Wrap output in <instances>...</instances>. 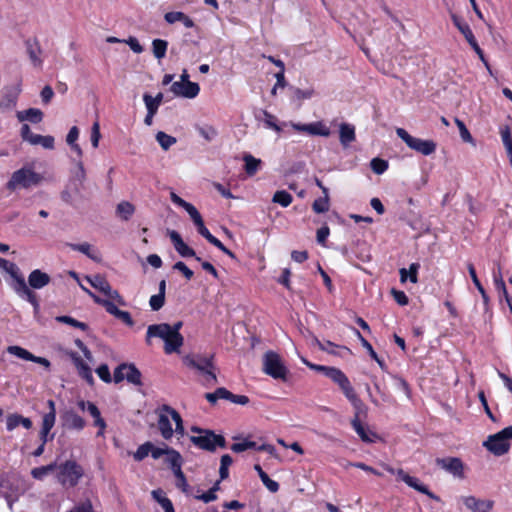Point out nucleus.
<instances>
[{"label": "nucleus", "mask_w": 512, "mask_h": 512, "mask_svg": "<svg viewBox=\"0 0 512 512\" xmlns=\"http://www.w3.org/2000/svg\"><path fill=\"white\" fill-rule=\"evenodd\" d=\"M512 440V426L505 427L501 431L488 436L483 445L495 456H502L506 454L511 445Z\"/></svg>", "instance_id": "423d86ee"}, {"label": "nucleus", "mask_w": 512, "mask_h": 512, "mask_svg": "<svg viewBox=\"0 0 512 512\" xmlns=\"http://www.w3.org/2000/svg\"><path fill=\"white\" fill-rule=\"evenodd\" d=\"M353 259L356 258L359 261L366 263L371 260V253L368 244L365 241L357 240L354 242L352 247Z\"/></svg>", "instance_id": "bb28decb"}, {"label": "nucleus", "mask_w": 512, "mask_h": 512, "mask_svg": "<svg viewBox=\"0 0 512 512\" xmlns=\"http://www.w3.org/2000/svg\"><path fill=\"white\" fill-rule=\"evenodd\" d=\"M143 101L147 110L151 111V113H157L158 108L163 101V93L159 92L155 97L145 93L143 95Z\"/></svg>", "instance_id": "f704fd0d"}, {"label": "nucleus", "mask_w": 512, "mask_h": 512, "mask_svg": "<svg viewBox=\"0 0 512 512\" xmlns=\"http://www.w3.org/2000/svg\"><path fill=\"white\" fill-rule=\"evenodd\" d=\"M134 212V205L128 201H122L116 207L117 215L125 221H128L132 217Z\"/></svg>", "instance_id": "c03bdc74"}, {"label": "nucleus", "mask_w": 512, "mask_h": 512, "mask_svg": "<svg viewBox=\"0 0 512 512\" xmlns=\"http://www.w3.org/2000/svg\"><path fill=\"white\" fill-rule=\"evenodd\" d=\"M152 448H153V443H151L149 441L140 445L133 455L134 459L136 461H142L144 458H146L148 456V454L151 452Z\"/></svg>", "instance_id": "6e6d98bb"}, {"label": "nucleus", "mask_w": 512, "mask_h": 512, "mask_svg": "<svg viewBox=\"0 0 512 512\" xmlns=\"http://www.w3.org/2000/svg\"><path fill=\"white\" fill-rule=\"evenodd\" d=\"M56 321H58L60 323L68 324L70 326L81 329L83 331H87L89 329V327L86 323L80 322L71 316H66V315L58 316V317H56Z\"/></svg>", "instance_id": "864d4df0"}, {"label": "nucleus", "mask_w": 512, "mask_h": 512, "mask_svg": "<svg viewBox=\"0 0 512 512\" xmlns=\"http://www.w3.org/2000/svg\"><path fill=\"white\" fill-rule=\"evenodd\" d=\"M20 92V85L13 87H4L2 89V95L0 99V110L11 111L12 109H14L17 104Z\"/></svg>", "instance_id": "aec40b11"}, {"label": "nucleus", "mask_w": 512, "mask_h": 512, "mask_svg": "<svg viewBox=\"0 0 512 512\" xmlns=\"http://www.w3.org/2000/svg\"><path fill=\"white\" fill-rule=\"evenodd\" d=\"M302 362L310 369L322 372L325 376L336 383L350 403H354L355 405L360 404V398L352 387L350 380L342 370L336 367L313 364L305 358H302Z\"/></svg>", "instance_id": "f03ea898"}, {"label": "nucleus", "mask_w": 512, "mask_h": 512, "mask_svg": "<svg viewBox=\"0 0 512 512\" xmlns=\"http://www.w3.org/2000/svg\"><path fill=\"white\" fill-rule=\"evenodd\" d=\"M68 512H94V509L92 502L89 499H86L85 501H82L79 504L75 505Z\"/></svg>", "instance_id": "774afa93"}, {"label": "nucleus", "mask_w": 512, "mask_h": 512, "mask_svg": "<svg viewBox=\"0 0 512 512\" xmlns=\"http://www.w3.org/2000/svg\"><path fill=\"white\" fill-rule=\"evenodd\" d=\"M124 379L135 386L142 385V373L133 363H122L114 370L113 380L120 383Z\"/></svg>", "instance_id": "9b49d317"}, {"label": "nucleus", "mask_w": 512, "mask_h": 512, "mask_svg": "<svg viewBox=\"0 0 512 512\" xmlns=\"http://www.w3.org/2000/svg\"><path fill=\"white\" fill-rule=\"evenodd\" d=\"M292 200V195L285 190L276 191L272 198L274 203H277L282 207H288L292 203Z\"/></svg>", "instance_id": "09e8293b"}, {"label": "nucleus", "mask_w": 512, "mask_h": 512, "mask_svg": "<svg viewBox=\"0 0 512 512\" xmlns=\"http://www.w3.org/2000/svg\"><path fill=\"white\" fill-rule=\"evenodd\" d=\"M395 475H397L398 479L405 482L409 487L415 489L416 491L427 495L432 500H435L437 502L441 501L440 497L434 494L432 491H430L428 487L421 483L418 478L410 476L403 469H396Z\"/></svg>", "instance_id": "2eb2a0df"}, {"label": "nucleus", "mask_w": 512, "mask_h": 512, "mask_svg": "<svg viewBox=\"0 0 512 512\" xmlns=\"http://www.w3.org/2000/svg\"><path fill=\"white\" fill-rule=\"evenodd\" d=\"M183 209L189 214V216H190L191 220L193 221L194 225L196 226L198 232L206 227L201 214L199 213V211L196 209V207L194 205H192L191 203H188V204H186V207H184Z\"/></svg>", "instance_id": "4c0bfd02"}, {"label": "nucleus", "mask_w": 512, "mask_h": 512, "mask_svg": "<svg viewBox=\"0 0 512 512\" xmlns=\"http://www.w3.org/2000/svg\"><path fill=\"white\" fill-rule=\"evenodd\" d=\"M455 124L457 125V127L459 129L461 139L464 142L473 143V137H472L471 133L469 132V130L467 129L465 123L462 120H460L459 118H455Z\"/></svg>", "instance_id": "680f3d73"}, {"label": "nucleus", "mask_w": 512, "mask_h": 512, "mask_svg": "<svg viewBox=\"0 0 512 512\" xmlns=\"http://www.w3.org/2000/svg\"><path fill=\"white\" fill-rule=\"evenodd\" d=\"M72 250L79 251L86 255L88 258L92 259L93 261H100V257L97 252L91 251L92 246L87 243H80V244H74V243H68L67 244Z\"/></svg>", "instance_id": "72a5a7b5"}, {"label": "nucleus", "mask_w": 512, "mask_h": 512, "mask_svg": "<svg viewBox=\"0 0 512 512\" xmlns=\"http://www.w3.org/2000/svg\"><path fill=\"white\" fill-rule=\"evenodd\" d=\"M289 90L291 92V96H290L291 102L297 103L298 106L301 105L303 100L312 98L315 93L313 88L303 90V89L291 86L289 88Z\"/></svg>", "instance_id": "c85d7f7f"}, {"label": "nucleus", "mask_w": 512, "mask_h": 512, "mask_svg": "<svg viewBox=\"0 0 512 512\" xmlns=\"http://www.w3.org/2000/svg\"><path fill=\"white\" fill-rule=\"evenodd\" d=\"M156 413L158 414V421H157V427L160 431V434L161 436L165 439V440H169L172 438L173 436V429H172V425H171V422H170V415L169 413H166L165 411H162L161 410V407H159L157 410H156Z\"/></svg>", "instance_id": "393cba45"}, {"label": "nucleus", "mask_w": 512, "mask_h": 512, "mask_svg": "<svg viewBox=\"0 0 512 512\" xmlns=\"http://www.w3.org/2000/svg\"><path fill=\"white\" fill-rule=\"evenodd\" d=\"M62 425L70 430H82L86 422L73 410H67L61 415Z\"/></svg>", "instance_id": "5701e85b"}, {"label": "nucleus", "mask_w": 512, "mask_h": 512, "mask_svg": "<svg viewBox=\"0 0 512 512\" xmlns=\"http://www.w3.org/2000/svg\"><path fill=\"white\" fill-rule=\"evenodd\" d=\"M243 161L245 163V172L248 176H254L262 164L260 159L255 158L253 155L248 153L244 154Z\"/></svg>", "instance_id": "7c9ffc66"}, {"label": "nucleus", "mask_w": 512, "mask_h": 512, "mask_svg": "<svg viewBox=\"0 0 512 512\" xmlns=\"http://www.w3.org/2000/svg\"><path fill=\"white\" fill-rule=\"evenodd\" d=\"M160 338L164 341V352L166 354L177 353L184 344V337L181 333L171 330L170 324L160 323L149 325L146 332L145 341L151 344V338Z\"/></svg>", "instance_id": "f257e3e1"}, {"label": "nucleus", "mask_w": 512, "mask_h": 512, "mask_svg": "<svg viewBox=\"0 0 512 512\" xmlns=\"http://www.w3.org/2000/svg\"><path fill=\"white\" fill-rule=\"evenodd\" d=\"M167 234L175 248V250L177 251V253L184 257V258H187V257H194L196 261H201V258L199 256L196 255L194 249H192L191 247H189L182 239L181 235L175 231V230H168L167 231Z\"/></svg>", "instance_id": "6ab92c4d"}, {"label": "nucleus", "mask_w": 512, "mask_h": 512, "mask_svg": "<svg viewBox=\"0 0 512 512\" xmlns=\"http://www.w3.org/2000/svg\"><path fill=\"white\" fill-rule=\"evenodd\" d=\"M183 209L189 214V216H190L191 220L193 221L194 225L196 226L198 232L206 227L201 214L199 213V211L196 209V207L194 205H192L191 203H188V204H186V207H184Z\"/></svg>", "instance_id": "e433bc0d"}, {"label": "nucleus", "mask_w": 512, "mask_h": 512, "mask_svg": "<svg viewBox=\"0 0 512 512\" xmlns=\"http://www.w3.org/2000/svg\"><path fill=\"white\" fill-rule=\"evenodd\" d=\"M372 171L378 175L383 174L388 169V162L381 158H373L370 162Z\"/></svg>", "instance_id": "4d7b16f0"}, {"label": "nucleus", "mask_w": 512, "mask_h": 512, "mask_svg": "<svg viewBox=\"0 0 512 512\" xmlns=\"http://www.w3.org/2000/svg\"><path fill=\"white\" fill-rule=\"evenodd\" d=\"M188 367L193 368L202 373L208 383H217V377L214 373V355L194 354L185 358Z\"/></svg>", "instance_id": "39448f33"}, {"label": "nucleus", "mask_w": 512, "mask_h": 512, "mask_svg": "<svg viewBox=\"0 0 512 512\" xmlns=\"http://www.w3.org/2000/svg\"><path fill=\"white\" fill-rule=\"evenodd\" d=\"M57 479L62 486L75 487L84 476V469L75 460H67L58 466Z\"/></svg>", "instance_id": "0eeeda50"}, {"label": "nucleus", "mask_w": 512, "mask_h": 512, "mask_svg": "<svg viewBox=\"0 0 512 512\" xmlns=\"http://www.w3.org/2000/svg\"><path fill=\"white\" fill-rule=\"evenodd\" d=\"M16 117L20 122L30 121L31 123H40L43 119V112L38 108H29L23 111H18Z\"/></svg>", "instance_id": "cd10ccee"}, {"label": "nucleus", "mask_w": 512, "mask_h": 512, "mask_svg": "<svg viewBox=\"0 0 512 512\" xmlns=\"http://www.w3.org/2000/svg\"><path fill=\"white\" fill-rule=\"evenodd\" d=\"M396 134L410 149L422 155L428 156L436 151L437 144L433 140L413 137L404 128H397Z\"/></svg>", "instance_id": "6e6552de"}, {"label": "nucleus", "mask_w": 512, "mask_h": 512, "mask_svg": "<svg viewBox=\"0 0 512 512\" xmlns=\"http://www.w3.org/2000/svg\"><path fill=\"white\" fill-rule=\"evenodd\" d=\"M264 115V123L265 125L276 131L277 133H280L282 131L281 127L277 124V118L273 114L269 113L268 111H263Z\"/></svg>", "instance_id": "e2e57ef3"}, {"label": "nucleus", "mask_w": 512, "mask_h": 512, "mask_svg": "<svg viewBox=\"0 0 512 512\" xmlns=\"http://www.w3.org/2000/svg\"><path fill=\"white\" fill-rule=\"evenodd\" d=\"M0 268L5 270L13 279L12 288L16 294L27 300L34 308L35 312L39 311L40 303L34 291H31L24 277L21 275L18 266L4 258L0 257Z\"/></svg>", "instance_id": "7ed1b4c3"}, {"label": "nucleus", "mask_w": 512, "mask_h": 512, "mask_svg": "<svg viewBox=\"0 0 512 512\" xmlns=\"http://www.w3.org/2000/svg\"><path fill=\"white\" fill-rule=\"evenodd\" d=\"M352 406L355 409V415L354 418L351 420V425L360 437V439L365 443H373L374 438L377 437L376 433L370 431L368 428H366L360 421V414L365 412L366 407L365 404L360 399V404H354L351 403Z\"/></svg>", "instance_id": "4468645a"}, {"label": "nucleus", "mask_w": 512, "mask_h": 512, "mask_svg": "<svg viewBox=\"0 0 512 512\" xmlns=\"http://www.w3.org/2000/svg\"><path fill=\"white\" fill-rule=\"evenodd\" d=\"M183 209L189 214V216H190L191 220L193 221L194 225L196 226L198 232L206 227L201 214L199 213V211L196 209V207L194 205H192L191 203H188V204H186V207H184Z\"/></svg>", "instance_id": "79ce46f5"}, {"label": "nucleus", "mask_w": 512, "mask_h": 512, "mask_svg": "<svg viewBox=\"0 0 512 512\" xmlns=\"http://www.w3.org/2000/svg\"><path fill=\"white\" fill-rule=\"evenodd\" d=\"M190 441L198 448L209 452H214L217 447L225 448L226 440L224 436L215 434L214 431L207 429L202 435L191 436Z\"/></svg>", "instance_id": "9d476101"}, {"label": "nucleus", "mask_w": 512, "mask_h": 512, "mask_svg": "<svg viewBox=\"0 0 512 512\" xmlns=\"http://www.w3.org/2000/svg\"><path fill=\"white\" fill-rule=\"evenodd\" d=\"M96 373L99 376V378L105 383H111L113 380L107 364H101L96 369Z\"/></svg>", "instance_id": "69168bd1"}, {"label": "nucleus", "mask_w": 512, "mask_h": 512, "mask_svg": "<svg viewBox=\"0 0 512 512\" xmlns=\"http://www.w3.org/2000/svg\"><path fill=\"white\" fill-rule=\"evenodd\" d=\"M263 371L274 379L287 380L288 369L274 351H267L263 356Z\"/></svg>", "instance_id": "1a4fd4ad"}, {"label": "nucleus", "mask_w": 512, "mask_h": 512, "mask_svg": "<svg viewBox=\"0 0 512 512\" xmlns=\"http://www.w3.org/2000/svg\"><path fill=\"white\" fill-rule=\"evenodd\" d=\"M170 91L177 97L193 99L199 94L200 87L196 82L184 83L175 81L172 83Z\"/></svg>", "instance_id": "a211bd4d"}, {"label": "nucleus", "mask_w": 512, "mask_h": 512, "mask_svg": "<svg viewBox=\"0 0 512 512\" xmlns=\"http://www.w3.org/2000/svg\"><path fill=\"white\" fill-rule=\"evenodd\" d=\"M168 42L162 39H154L152 42L153 54L157 59H162L166 55Z\"/></svg>", "instance_id": "8fccbe9b"}, {"label": "nucleus", "mask_w": 512, "mask_h": 512, "mask_svg": "<svg viewBox=\"0 0 512 512\" xmlns=\"http://www.w3.org/2000/svg\"><path fill=\"white\" fill-rule=\"evenodd\" d=\"M85 279L93 288L97 289L99 292L103 293L108 298L116 301L119 305H125L123 297L119 294L117 290L112 289L111 285L103 275L95 274L91 276H86Z\"/></svg>", "instance_id": "ddd939ff"}, {"label": "nucleus", "mask_w": 512, "mask_h": 512, "mask_svg": "<svg viewBox=\"0 0 512 512\" xmlns=\"http://www.w3.org/2000/svg\"><path fill=\"white\" fill-rule=\"evenodd\" d=\"M183 209L189 214V216H190L191 220L193 221L194 225L196 226L198 232L206 227L201 214L199 213V211L196 209V207L194 205H192L191 203H188V204H186V207H184Z\"/></svg>", "instance_id": "c9c22d12"}, {"label": "nucleus", "mask_w": 512, "mask_h": 512, "mask_svg": "<svg viewBox=\"0 0 512 512\" xmlns=\"http://www.w3.org/2000/svg\"><path fill=\"white\" fill-rule=\"evenodd\" d=\"M500 134H501L503 145L507 152V156L509 158V162L512 165V135H511V130H510L509 126L501 127Z\"/></svg>", "instance_id": "37998d69"}, {"label": "nucleus", "mask_w": 512, "mask_h": 512, "mask_svg": "<svg viewBox=\"0 0 512 512\" xmlns=\"http://www.w3.org/2000/svg\"><path fill=\"white\" fill-rule=\"evenodd\" d=\"M312 209L315 213H325L329 210V194H324L323 197L316 199L312 204Z\"/></svg>", "instance_id": "603ef678"}, {"label": "nucleus", "mask_w": 512, "mask_h": 512, "mask_svg": "<svg viewBox=\"0 0 512 512\" xmlns=\"http://www.w3.org/2000/svg\"><path fill=\"white\" fill-rule=\"evenodd\" d=\"M55 422H52V419L46 418L42 419V427L40 430V440L41 443L46 444L48 441L53 440L54 434L49 435L51 429L54 427Z\"/></svg>", "instance_id": "49530a36"}, {"label": "nucleus", "mask_w": 512, "mask_h": 512, "mask_svg": "<svg viewBox=\"0 0 512 512\" xmlns=\"http://www.w3.org/2000/svg\"><path fill=\"white\" fill-rule=\"evenodd\" d=\"M248 449H255L257 450V443L254 442V441H250V440H244L243 442H240V443H234L232 446H231V450L235 453H241V452H244Z\"/></svg>", "instance_id": "052dcab7"}, {"label": "nucleus", "mask_w": 512, "mask_h": 512, "mask_svg": "<svg viewBox=\"0 0 512 512\" xmlns=\"http://www.w3.org/2000/svg\"><path fill=\"white\" fill-rule=\"evenodd\" d=\"M156 140L161 146V148L165 151H167L177 141L175 137L168 135L163 131H159L156 134Z\"/></svg>", "instance_id": "3c124183"}, {"label": "nucleus", "mask_w": 512, "mask_h": 512, "mask_svg": "<svg viewBox=\"0 0 512 512\" xmlns=\"http://www.w3.org/2000/svg\"><path fill=\"white\" fill-rule=\"evenodd\" d=\"M8 352L12 355L17 356L18 358H21L23 360L31 361L32 359V353L28 350L20 347V346H9Z\"/></svg>", "instance_id": "bf43d9fd"}, {"label": "nucleus", "mask_w": 512, "mask_h": 512, "mask_svg": "<svg viewBox=\"0 0 512 512\" xmlns=\"http://www.w3.org/2000/svg\"><path fill=\"white\" fill-rule=\"evenodd\" d=\"M436 465L457 478H464V464L459 457L436 458Z\"/></svg>", "instance_id": "dca6fc26"}, {"label": "nucleus", "mask_w": 512, "mask_h": 512, "mask_svg": "<svg viewBox=\"0 0 512 512\" xmlns=\"http://www.w3.org/2000/svg\"><path fill=\"white\" fill-rule=\"evenodd\" d=\"M451 19L453 24L463 34L468 43L475 39L470 26L465 21H463L461 17L457 16L456 14H452Z\"/></svg>", "instance_id": "c756f323"}, {"label": "nucleus", "mask_w": 512, "mask_h": 512, "mask_svg": "<svg viewBox=\"0 0 512 512\" xmlns=\"http://www.w3.org/2000/svg\"><path fill=\"white\" fill-rule=\"evenodd\" d=\"M56 468V463H51L46 466H40L32 469L31 475L37 480H42L48 473Z\"/></svg>", "instance_id": "5fc2aeb1"}, {"label": "nucleus", "mask_w": 512, "mask_h": 512, "mask_svg": "<svg viewBox=\"0 0 512 512\" xmlns=\"http://www.w3.org/2000/svg\"><path fill=\"white\" fill-rule=\"evenodd\" d=\"M152 495L154 499H156V501L161 505L165 512H167L168 509L171 510L172 508H174L171 500L166 496H163L161 490H154L152 492Z\"/></svg>", "instance_id": "13d9d810"}, {"label": "nucleus", "mask_w": 512, "mask_h": 512, "mask_svg": "<svg viewBox=\"0 0 512 512\" xmlns=\"http://www.w3.org/2000/svg\"><path fill=\"white\" fill-rule=\"evenodd\" d=\"M255 471H257L262 483L265 485V487L272 493L278 492L280 486L278 482L270 479L268 474L262 469V467L259 464H256L254 466Z\"/></svg>", "instance_id": "2f4dec72"}, {"label": "nucleus", "mask_w": 512, "mask_h": 512, "mask_svg": "<svg viewBox=\"0 0 512 512\" xmlns=\"http://www.w3.org/2000/svg\"><path fill=\"white\" fill-rule=\"evenodd\" d=\"M467 268H468L469 275H470L475 287L477 288V290L479 291V293L482 296L485 306H488L489 296L487 295L483 285L481 284L480 280L477 277L474 265L472 263H468Z\"/></svg>", "instance_id": "473e14b6"}, {"label": "nucleus", "mask_w": 512, "mask_h": 512, "mask_svg": "<svg viewBox=\"0 0 512 512\" xmlns=\"http://www.w3.org/2000/svg\"><path fill=\"white\" fill-rule=\"evenodd\" d=\"M290 126L298 132L307 133L313 136L328 137L331 134L330 129L322 122H312L308 124L290 122Z\"/></svg>", "instance_id": "f3484780"}, {"label": "nucleus", "mask_w": 512, "mask_h": 512, "mask_svg": "<svg viewBox=\"0 0 512 512\" xmlns=\"http://www.w3.org/2000/svg\"><path fill=\"white\" fill-rule=\"evenodd\" d=\"M461 500L470 512H490L494 507V501L479 499L475 496H463Z\"/></svg>", "instance_id": "412c9836"}, {"label": "nucleus", "mask_w": 512, "mask_h": 512, "mask_svg": "<svg viewBox=\"0 0 512 512\" xmlns=\"http://www.w3.org/2000/svg\"><path fill=\"white\" fill-rule=\"evenodd\" d=\"M166 462L170 465L173 471L177 470L181 473L182 457L178 451L173 448H169L167 452Z\"/></svg>", "instance_id": "a18cd8bd"}, {"label": "nucleus", "mask_w": 512, "mask_h": 512, "mask_svg": "<svg viewBox=\"0 0 512 512\" xmlns=\"http://www.w3.org/2000/svg\"><path fill=\"white\" fill-rule=\"evenodd\" d=\"M183 209L189 214V216H190L191 220L193 221L194 225L196 226L198 232L206 227L201 214L199 213V211L196 209V207L194 205H192L191 203H188V204H186V207H184Z\"/></svg>", "instance_id": "ea45409f"}, {"label": "nucleus", "mask_w": 512, "mask_h": 512, "mask_svg": "<svg viewBox=\"0 0 512 512\" xmlns=\"http://www.w3.org/2000/svg\"><path fill=\"white\" fill-rule=\"evenodd\" d=\"M26 52L34 67H42L43 61L40 58L42 48L37 38H28L24 41Z\"/></svg>", "instance_id": "4be33fe9"}, {"label": "nucleus", "mask_w": 512, "mask_h": 512, "mask_svg": "<svg viewBox=\"0 0 512 512\" xmlns=\"http://www.w3.org/2000/svg\"><path fill=\"white\" fill-rule=\"evenodd\" d=\"M183 209L189 214V216H190L191 220L193 221L194 225L196 226L198 232L206 227L201 214L199 213V211L196 209V207L194 205H192L191 203H188V204H186V207H184Z\"/></svg>", "instance_id": "a19ab883"}, {"label": "nucleus", "mask_w": 512, "mask_h": 512, "mask_svg": "<svg viewBox=\"0 0 512 512\" xmlns=\"http://www.w3.org/2000/svg\"><path fill=\"white\" fill-rule=\"evenodd\" d=\"M50 281L51 277L49 274L40 269H35L28 276L27 286L31 291H33L32 289L39 290L47 286Z\"/></svg>", "instance_id": "b1692460"}, {"label": "nucleus", "mask_w": 512, "mask_h": 512, "mask_svg": "<svg viewBox=\"0 0 512 512\" xmlns=\"http://www.w3.org/2000/svg\"><path fill=\"white\" fill-rule=\"evenodd\" d=\"M199 134L207 141H212L217 135V130L212 126L198 127Z\"/></svg>", "instance_id": "0e129e2a"}, {"label": "nucleus", "mask_w": 512, "mask_h": 512, "mask_svg": "<svg viewBox=\"0 0 512 512\" xmlns=\"http://www.w3.org/2000/svg\"><path fill=\"white\" fill-rule=\"evenodd\" d=\"M30 144L31 145H41L43 148L51 150L54 148V137L50 136V135L43 136V135L36 134L32 138Z\"/></svg>", "instance_id": "de8ad7c7"}, {"label": "nucleus", "mask_w": 512, "mask_h": 512, "mask_svg": "<svg viewBox=\"0 0 512 512\" xmlns=\"http://www.w3.org/2000/svg\"><path fill=\"white\" fill-rule=\"evenodd\" d=\"M20 418L22 415L13 413L9 414L6 418V428L8 431H13L15 428L21 425Z\"/></svg>", "instance_id": "338daca9"}, {"label": "nucleus", "mask_w": 512, "mask_h": 512, "mask_svg": "<svg viewBox=\"0 0 512 512\" xmlns=\"http://www.w3.org/2000/svg\"><path fill=\"white\" fill-rule=\"evenodd\" d=\"M81 288L94 300L95 303L103 306L109 314L120 319L128 326L134 325V321L131 317V314L128 311L120 310L112 301L100 298L95 293L87 289L85 286H81Z\"/></svg>", "instance_id": "f8f14e48"}, {"label": "nucleus", "mask_w": 512, "mask_h": 512, "mask_svg": "<svg viewBox=\"0 0 512 512\" xmlns=\"http://www.w3.org/2000/svg\"><path fill=\"white\" fill-rule=\"evenodd\" d=\"M42 181L43 176L41 174L35 172L30 166H24L12 173L6 187L11 191L18 188L30 189L38 186Z\"/></svg>", "instance_id": "20e7f679"}, {"label": "nucleus", "mask_w": 512, "mask_h": 512, "mask_svg": "<svg viewBox=\"0 0 512 512\" xmlns=\"http://www.w3.org/2000/svg\"><path fill=\"white\" fill-rule=\"evenodd\" d=\"M356 140L355 126L349 123L339 125V141L343 147H348Z\"/></svg>", "instance_id": "a878e982"}, {"label": "nucleus", "mask_w": 512, "mask_h": 512, "mask_svg": "<svg viewBox=\"0 0 512 512\" xmlns=\"http://www.w3.org/2000/svg\"><path fill=\"white\" fill-rule=\"evenodd\" d=\"M183 209L189 214V216H190L191 220L193 221L194 225L196 226L198 232L206 227L201 214L199 213V211L196 209V207L194 205H192L191 203H188V204H186V207H184Z\"/></svg>", "instance_id": "58836bf2"}]
</instances>
